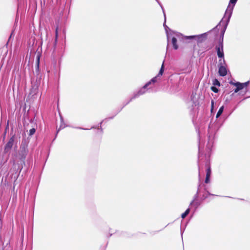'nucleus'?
<instances>
[{
  "label": "nucleus",
  "mask_w": 250,
  "mask_h": 250,
  "mask_svg": "<svg viewBox=\"0 0 250 250\" xmlns=\"http://www.w3.org/2000/svg\"><path fill=\"white\" fill-rule=\"evenodd\" d=\"M164 26L165 27L168 43L169 42V40L171 39L174 49L177 50L178 48V45L177 44V41H181L182 40H183V35L178 32H170V33H168L167 30L168 29V27L165 25V24H164ZM167 45H168V44Z\"/></svg>",
  "instance_id": "f257e3e1"
},
{
  "label": "nucleus",
  "mask_w": 250,
  "mask_h": 250,
  "mask_svg": "<svg viewBox=\"0 0 250 250\" xmlns=\"http://www.w3.org/2000/svg\"><path fill=\"white\" fill-rule=\"evenodd\" d=\"M237 0H230L229 4L227 7V8L226 10L224 16L223 18V20L226 21V26L228 24L230 17L231 16L233 9L234 7L237 2Z\"/></svg>",
  "instance_id": "f03ea898"
},
{
  "label": "nucleus",
  "mask_w": 250,
  "mask_h": 250,
  "mask_svg": "<svg viewBox=\"0 0 250 250\" xmlns=\"http://www.w3.org/2000/svg\"><path fill=\"white\" fill-rule=\"evenodd\" d=\"M225 64V60L224 59H220L219 60V70L218 73L220 76H225L227 74V70L226 67L224 65Z\"/></svg>",
  "instance_id": "7ed1b4c3"
},
{
  "label": "nucleus",
  "mask_w": 250,
  "mask_h": 250,
  "mask_svg": "<svg viewBox=\"0 0 250 250\" xmlns=\"http://www.w3.org/2000/svg\"><path fill=\"white\" fill-rule=\"evenodd\" d=\"M230 84L233 85H234L236 86V88L234 89V93H237L240 90L243 89L245 87H247L249 83V81L244 83H241L239 82H233L231 81L230 83Z\"/></svg>",
  "instance_id": "20e7f679"
},
{
  "label": "nucleus",
  "mask_w": 250,
  "mask_h": 250,
  "mask_svg": "<svg viewBox=\"0 0 250 250\" xmlns=\"http://www.w3.org/2000/svg\"><path fill=\"white\" fill-rule=\"evenodd\" d=\"M149 85V83H146L143 87H142L137 92L135 93L132 97L130 98L128 103L132 100L139 97L145 94L146 91V88Z\"/></svg>",
  "instance_id": "39448f33"
},
{
  "label": "nucleus",
  "mask_w": 250,
  "mask_h": 250,
  "mask_svg": "<svg viewBox=\"0 0 250 250\" xmlns=\"http://www.w3.org/2000/svg\"><path fill=\"white\" fill-rule=\"evenodd\" d=\"M28 153L27 146L25 145H21L20 148L19 152V158L21 160L25 159Z\"/></svg>",
  "instance_id": "423d86ee"
},
{
  "label": "nucleus",
  "mask_w": 250,
  "mask_h": 250,
  "mask_svg": "<svg viewBox=\"0 0 250 250\" xmlns=\"http://www.w3.org/2000/svg\"><path fill=\"white\" fill-rule=\"evenodd\" d=\"M216 48L218 57L221 58V59H224L223 41L219 42V44L216 46Z\"/></svg>",
  "instance_id": "0eeeda50"
},
{
  "label": "nucleus",
  "mask_w": 250,
  "mask_h": 250,
  "mask_svg": "<svg viewBox=\"0 0 250 250\" xmlns=\"http://www.w3.org/2000/svg\"><path fill=\"white\" fill-rule=\"evenodd\" d=\"M14 140L15 137L14 136H13L10 138L8 142L7 143V144L4 146V152L5 153L8 152L12 147L14 144Z\"/></svg>",
  "instance_id": "6e6552de"
},
{
  "label": "nucleus",
  "mask_w": 250,
  "mask_h": 250,
  "mask_svg": "<svg viewBox=\"0 0 250 250\" xmlns=\"http://www.w3.org/2000/svg\"><path fill=\"white\" fill-rule=\"evenodd\" d=\"M164 71V64H163L158 74L156 77L152 78L150 81H149L147 83H149V85H150L151 83H156L157 81L158 78L161 76L163 75Z\"/></svg>",
  "instance_id": "1a4fd4ad"
},
{
  "label": "nucleus",
  "mask_w": 250,
  "mask_h": 250,
  "mask_svg": "<svg viewBox=\"0 0 250 250\" xmlns=\"http://www.w3.org/2000/svg\"><path fill=\"white\" fill-rule=\"evenodd\" d=\"M210 175H211V169L209 167H208L207 169V171H206V179H205V182L206 183H208L209 182V177L210 176Z\"/></svg>",
  "instance_id": "9d476101"
},
{
  "label": "nucleus",
  "mask_w": 250,
  "mask_h": 250,
  "mask_svg": "<svg viewBox=\"0 0 250 250\" xmlns=\"http://www.w3.org/2000/svg\"><path fill=\"white\" fill-rule=\"evenodd\" d=\"M213 137H211L210 135L208 136V141L207 144V147L208 149H210V148L212 146L213 143Z\"/></svg>",
  "instance_id": "9b49d317"
},
{
  "label": "nucleus",
  "mask_w": 250,
  "mask_h": 250,
  "mask_svg": "<svg viewBox=\"0 0 250 250\" xmlns=\"http://www.w3.org/2000/svg\"><path fill=\"white\" fill-rule=\"evenodd\" d=\"M203 36H204V34H202V35H199V36H187V37H186L185 38L186 39H195L196 40H199L201 37H202Z\"/></svg>",
  "instance_id": "f8f14e48"
},
{
  "label": "nucleus",
  "mask_w": 250,
  "mask_h": 250,
  "mask_svg": "<svg viewBox=\"0 0 250 250\" xmlns=\"http://www.w3.org/2000/svg\"><path fill=\"white\" fill-rule=\"evenodd\" d=\"M224 106H222L219 109V110L218 111V112L216 114V118H218L221 114L222 113H223V110H224Z\"/></svg>",
  "instance_id": "ddd939ff"
},
{
  "label": "nucleus",
  "mask_w": 250,
  "mask_h": 250,
  "mask_svg": "<svg viewBox=\"0 0 250 250\" xmlns=\"http://www.w3.org/2000/svg\"><path fill=\"white\" fill-rule=\"evenodd\" d=\"M189 211H190V209L189 208H188L185 211V212H184L181 215V217L183 219L185 218L187 215L189 213Z\"/></svg>",
  "instance_id": "4468645a"
},
{
  "label": "nucleus",
  "mask_w": 250,
  "mask_h": 250,
  "mask_svg": "<svg viewBox=\"0 0 250 250\" xmlns=\"http://www.w3.org/2000/svg\"><path fill=\"white\" fill-rule=\"evenodd\" d=\"M213 84L214 85L220 86V82L217 79H214L213 81Z\"/></svg>",
  "instance_id": "2eb2a0df"
},
{
  "label": "nucleus",
  "mask_w": 250,
  "mask_h": 250,
  "mask_svg": "<svg viewBox=\"0 0 250 250\" xmlns=\"http://www.w3.org/2000/svg\"><path fill=\"white\" fill-rule=\"evenodd\" d=\"M35 128H32L30 129L29 130V135L32 136L33 135L35 132Z\"/></svg>",
  "instance_id": "dca6fc26"
},
{
  "label": "nucleus",
  "mask_w": 250,
  "mask_h": 250,
  "mask_svg": "<svg viewBox=\"0 0 250 250\" xmlns=\"http://www.w3.org/2000/svg\"><path fill=\"white\" fill-rule=\"evenodd\" d=\"M211 89L215 93H217L218 92V89L215 86H211Z\"/></svg>",
  "instance_id": "f3484780"
},
{
  "label": "nucleus",
  "mask_w": 250,
  "mask_h": 250,
  "mask_svg": "<svg viewBox=\"0 0 250 250\" xmlns=\"http://www.w3.org/2000/svg\"><path fill=\"white\" fill-rule=\"evenodd\" d=\"M214 104V101L213 100H211V112L212 111V110L213 109Z\"/></svg>",
  "instance_id": "a211bd4d"
},
{
  "label": "nucleus",
  "mask_w": 250,
  "mask_h": 250,
  "mask_svg": "<svg viewBox=\"0 0 250 250\" xmlns=\"http://www.w3.org/2000/svg\"><path fill=\"white\" fill-rule=\"evenodd\" d=\"M156 0L158 3V4L160 5V6L161 7V8H162V9L163 10V12L164 13V10L162 4H161V3L158 0Z\"/></svg>",
  "instance_id": "6ab92c4d"
},
{
  "label": "nucleus",
  "mask_w": 250,
  "mask_h": 250,
  "mask_svg": "<svg viewBox=\"0 0 250 250\" xmlns=\"http://www.w3.org/2000/svg\"><path fill=\"white\" fill-rule=\"evenodd\" d=\"M58 36V28L56 29V37L57 38Z\"/></svg>",
  "instance_id": "aec40b11"
},
{
  "label": "nucleus",
  "mask_w": 250,
  "mask_h": 250,
  "mask_svg": "<svg viewBox=\"0 0 250 250\" xmlns=\"http://www.w3.org/2000/svg\"><path fill=\"white\" fill-rule=\"evenodd\" d=\"M79 129H83V130H84V129H85V128H81V127H79Z\"/></svg>",
  "instance_id": "412c9836"
},
{
  "label": "nucleus",
  "mask_w": 250,
  "mask_h": 250,
  "mask_svg": "<svg viewBox=\"0 0 250 250\" xmlns=\"http://www.w3.org/2000/svg\"><path fill=\"white\" fill-rule=\"evenodd\" d=\"M169 32L168 31V33H170V32H172L171 31H170V29H169Z\"/></svg>",
  "instance_id": "4be33fe9"
},
{
  "label": "nucleus",
  "mask_w": 250,
  "mask_h": 250,
  "mask_svg": "<svg viewBox=\"0 0 250 250\" xmlns=\"http://www.w3.org/2000/svg\"><path fill=\"white\" fill-rule=\"evenodd\" d=\"M164 17H165V19H166V15L165 14H164Z\"/></svg>",
  "instance_id": "5701e85b"
}]
</instances>
